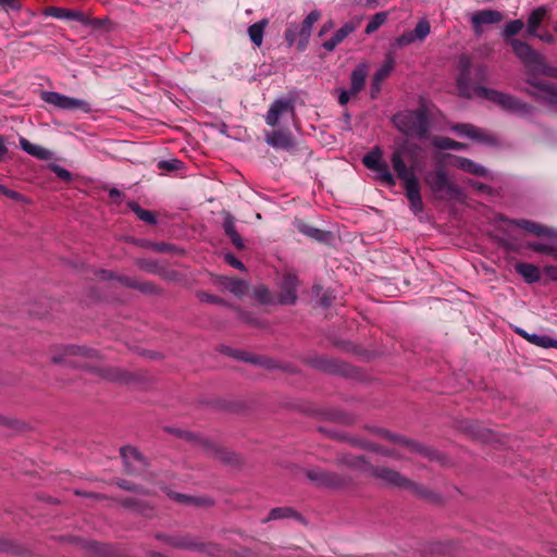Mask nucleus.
Masks as SVG:
<instances>
[{
    "mask_svg": "<svg viewBox=\"0 0 557 557\" xmlns=\"http://www.w3.org/2000/svg\"><path fill=\"white\" fill-rule=\"evenodd\" d=\"M42 14L59 20H74L84 25H88L90 23L89 18L83 12L60 7H48L42 11Z\"/></svg>",
    "mask_w": 557,
    "mask_h": 557,
    "instance_id": "nucleus-10",
    "label": "nucleus"
},
{
    "mask_svg": "<svg viewBox=\"0 0 557 557\" xmlns=\"http://www.w3.org/2000/svg\"><path fill=\"white\" fill-rule=\"evenodd\" d=\"M474 188H476L478 190L480 191H485V190H488V186L482 184V183H474L472 181L469 182Z\"/></svg>",
    "mask_w": 557,
    "mask_h": 557,
    "instance_id": "nucleus-49",
    "label": "nucleus"
},
{
    "mask_svg": "<svg viewBox=\"0 0 557 557\" xmlns=\"http://www.w3.org/2000/svg\"><path fill=\"white\" fill-rule=\"evenodd\" d=\"M503 17L504 16L499 11L481 10L474 12L470 17V21L475 34L480 35L482 33L483 25L497 24L503 20Z\"/></svg>",
    "mask_w": 557,
    "mask_h": 557,
    "instance_id": "nucleus-8",
    "label": "nucleus"
},
{
    "mask_svg": "<svg viewBox=\"0 0 557 557\" xmlns=\"http://www.w3.org/2000/svg\"><path fill=\"white\" fill-rule=\"evenodd\" d=\"M358 24L359 22H347L329 40H325L322 47L327 51H333L347 36L357 29Z\"/></svg>",
    "mask_w": 557,
    "mask_h": 557,
    "instance_id": "nucleus-14",
    "label": "nucleus"
},
{
    "mask_svg": "<svg viewBox=\"0 0 557 557\" xmlns=\"http://www.w3.org/2000/svg\"><path fill=\"white\" fill-rule=\"evenodd\" d=\"M298 280L296 275L294 274H286L283 277L282 281V287L284 289V293L280 297V302L283 305H290L294 304L296 300V286H297Z\"/></svg>",
    "mask_w": 557,
    "mask_h": 557,
    "instance_id": "nucleus-16",
    "label": "nucleus"
},
{
    "mask_svg": "<svg viewBox=\"0 0 557 557\" xmlns=\"http://www.w3.org/2000/svg\"><path fill=\"white\" fill-rule=\"evenodd\" d=\"M393 124L403 134L424 138L429 133L428 109L403 111L393 116Z\"/></svg>",
    "mask_w": 557,
    "mask_h": 557,
    "instance_id": "nucleus-4",
    "label": "nucleus"
},
{
    "mask_svg": "<svg viewBox=\"0 0 557 557\" xmlns=\"http://www.w3.org/2000/svg\"><path fill=\"white\" fill-rule=\"evenodd\" d=\"M223 226H224L225 233L230 236L232 243L236 247H242L243 246V242H242L240 235L236 232L235 223H234V221H233V219L231 216H227L224 220Z\"/></svg>",
    "mask_w": 557,
    "mask_h": 557,
    "instance_id": "nucleus-28",
    "label": "nucleus"
},
{
    "mask_svg": "<svg viewBox=\"0 0 557 557\" xmlns=\"http://www.w3.org/2000/svg\"><path fill=\"white\" fill-rule=\"evenodd\" d=\"M417 41V39L414 38V35L412 32H407V33H404L403 35H400L399 37L396 38L395 40V46L397 47H405V46H408L412 42Z\"/></svg>",
    "mask_w": 557,
    "mask_h": 557,
    "instance_id": "nucleus-37",
    "label": "nucleus"
},
{
    "mask_svg": "<svg viewBox=\"0 0 557 557\" xmlns=\"http://www.w3.org/2000/svg\"><path fill=\"white\" fill-rule=\"evenodd\" d=\"M92 356V352L90 350H87L82 347H66L64 349V355L61 358L53 357L54 362H64L69 366L73 367H79V368H86L88 367L87 363L74 360L76 357H86L90 358Z\"/></svg>",
    "mask_w": 557,
    "mask_h": 557,
    "instance_id": "nucleus-11",
    "label": "nucleus"
},
{
    "mask_svg": "<svg viewBox=\"0 0 557 557\" xmlns=\"http://www.w3.org/2000/svg\"><path fill=\"white\" fill-rule=\"evenodd\" d=\"M555 29H556V32H557V25H556V28H555Z\"/></svg>",
    "mask_w": 557,
    "mask_h": 557,
    "instance_id": "nucleus-57",
    "label": "nucleus"
},
{
    "mask_svg": "<svg viewBox=\"0 0 557 557\" xmlns=\"http://www.w3.org/2000/svg\"><path fill=\"white\" fill-rule=\"evenodd\" d=\"M7 152V147L3 143V139L0 137V158Z\"/></svg>",
    "mask_w": 557,
    "mask_h": 557,
    "instance_id": "nucleus-51",
    "label": "nucleus"
},
{
    "mask_svg": "<svg viewBox=\"0 0 557 557\" xmlns=\"http://www.w3.org/2000/svg\"><path fill=\"white\" fill-rule=\"evenodd\" d=\"M547 10L545 7L535 9L529 16L528 20V34L530 36H536L537 28L545 18Z\"/></svg>",
    "mask_w": 557,
    "mask_h": 557,
    "instance_id": "nucleus-24",
    "label": "nucleus"
},
{
    "mask_svg": "<svg viewBox=\"0 0 557 557\" xmlns=\"http://www.w3.org/2000/svg\"><path fill=\"white\" fill-rule=\"evenodd\" d=\"M354 95L351 92V89L348 91V90H342L341 94H339V97H338V101L342 106H345L349 99H350V96Z\"/></svg>",
    "mask_w": 557,
    "mask_h": 557,
    "instance_id": "nucleus-41",
    "label": "nucleus"
},
{
    "mask_svg": "<svg viewBox=\"0 0 557 557\" xmlns=\"http://www.w3.org/2000/svg\"><path fill=\"white\" fill-rule=\"evenodd\" d=\"M516 271L524 278L527 283H536L541 278L540 269L531 263H517Z\"/></svg>",
    "mask_w": 557,
    "mask_h": 557,
    "instance_id": "nucleus-19",
    "label": "nucleus"
},
{
    "mask_svg": "<svg viewBox=\"0 0 557 557\" xmlns=\"http://www.w3.org/2000/svg\"><path fill=\"white\" fill-rule=\"evenodd\" d=\"M258 294H259L258 297H259L260 300H262V301H267L268 300L267 297H265V295H268V290L267 289H261V290L258 292Z\"/></svg>",
    "mask_w": 557,
    "mask_h": 557,
    "instance_id": "nucleus-50",
    "label": "nucleus"
},
{
    "mask_svg": "<svg viewBox=\"0 0 557 557\" xmlns=\"http://www.w3.org/2000/svg\"><path fill=\"white\" fill-rule=\"evenodd\" d=\"M404 156V149H396L392 153L391 163L397 177L404 185L411 211L418 214L423 210V202L420 194L419 180L416 174L417 166L413 162L410 166H407Z\"/></svg>",
    "mask_w": 557,
    "mask_h": 557,
    "instance_id": "nucleus-3",
    "label": "nucleus"
},
{
    "mask_svg": "<svg viewBox=\"0 0 557 557\" xmlns=\"http://www.w3.org/2000/svg\"><path fill=\"white\" fill-rule=\"evenodd\" d=\"M57 173L63 180H70V177H71V173L67 170L62 169V168H58Z\"/></svg>",
    "mask_w": 557,
    "mask_h": 557,
    "instance_id": "nucleus-47",
    "label": "nucleus"
},
{
    "mask_svg": "<svg viewBox=\"0 0 557 557\" xmlns=\"http://www.w3.org/2000/svg\"><path fill=\"white\" fill-rule=\"evenodd\" d=\"M175 498L180 502H187L190 499V497L181 494H176Z\"/></svg>",
    "mask_w": 557,
    "mask_h": 557,
    "instance_id": "nucleus-52",
    "label": "nucleus"
},
{
    "mask_svg": "<svg viewBox=\"0 0 557 557\" xmlns=\"http://www.w3.org/2000/svg\"><path fill=\"white\" fill-rule=\"evenodd\" d=\"M528 247L535 252L548 255L557 259V245L555 244L530 243Z\"/></svg>",
    "mask_w": 557,
    "mask_h": 557,
    "instance_id": "nucleus-29",
    "label": "nucleus"
},
{
    "mask_svg": "<svg viewBox=\"0 0 557 557\" xmlns=\"http://www.w3.org/2000/svg\"><path fill=\"white\" fill-rule=\"evenodd\" d=\"M366 168L375 172L377 180L388 187L396 185V178L392 174L388 164L383 160V152L380 147H374L362 159Z\"/></svg>",
    "mask_w": 557,
    "mask_h": 557,
    "instance_id": "nucleus-5",
    "label": "nucleus"
},
{
    "mask_svg": "<svg viewBox=\"0 0 557 557\" xmlns=\"http://www.w3.org/2000/svg\"><path fill=\"white\" fill-rule=\"evenodd\" d=\"M306 234L313 238L321 239L322 232L317 228H309L308 231H306Z\"/></svg>",
    "mask_w": 557,
    "mask_h": 557,
    "instance_id": "nucleus-46",
    "label": "nucleus"
},
{
    "mask_svg": "<svg viewBox=\"0 0 557 557\" xmlns=\"http://www.w3.org/2000/svg\"><path fill=\"white\" fill-rule=\"evenodd\" d=\"M377 475L383 479L384 481L395 484V485H404L405 479L397 472L389 470V469H380L377 471Z\"/></svg>",
    "mask_w": 557,
    "mask_h": 557,
    "instance_id": "nucleus-31",
    "label": "nucleus"
},
{
    "mask_svg": "<svg viewBox=\"0 0 557 557\" xmlns=\"http://www.w3.org/2000/svg\"><path fill=\"white\" fill-rule=\"evenodd\" d=\"M474 188H476L478 190L480 191H485V190H488V186L482 184V183H474L472 181L469 182Z\"/></svg>",
    "mask_w": 557,
    "mask_h": 557,
    "instance_id": "nucleus-48",
    "label": "nucleus"
},
{
    "mask_svg": "<svg viewBox=\"0 0 557 557\" xmlns=\"http://www.w3.org/2000/svg\"><path fill=\"white\" fill-rule=\"evenodd\" d=\"M511 48L515 54L524 63L531 74L527 83L531 86L528 92L537 100L547 101L557 104V87L554 84H547L536 78L534 74H543L557 77V70L549 67L544 58L533 50L527 42L518 39H510Z\"/></svg>",
    "mask_w": 557,
    "mask_h": 557,
    "instance_id": "nucleus-2",
    "label": "nucleus"
},
{
    "mask_svg": "<svg viewBox=\"0 0 557 557\" xmlns=\"http://www.w3.org/2000/svg\"><path fill=\"white\" fill-rule=\"evenodd\" d=\"M395 65V59L392 53H388L385 58L384 63L382 66L375 72L373 76V89L375 92H377L381 88V84L386 79Z\"/></svg>",
    "mask_w": 557,
    "mask_h": 557,
    "instance_id": "nucleus-17",
    "label": "nucleus"
},
{
    "mask_svg": "<svg viewBox=\"0 0 557 557\" xmlns=\"http://www.w3.org/2000/svg\"><path fill=\"white\" fill-rule=\"evenodd\" d=\"M431 32L430 23L426 20H420L412 32L414 38L419 41L424 40Z\"/></svg>",
    "mask_w": 557,
    "mask_h": 557,
    "instance_id": "nucleus-34",
    "label": "nucleus"
},
{
    "mask_svg": "<svg viewBox=\"0 0 557 557\" xmlns=\"http://www.w3.org/2000/svg\"><path fill=\"white\" fill-rule=\"evenodd\" d=\"M367 74H368L367 64H360L352 71V73H351V92L352 94H357L363 88Z\"/></svg>",
    "mask_w": 557,
    "mask_h": 557,
    "instance_id": "nucleus-23",
    "label": "nucleus"
},
{
    "mask_svg": "<svg viewBox=\"0 0 557 557\" xmlns=\"http://www.w3.org/2000/svg\"><path fill=\"white\" fill-rule=\"evenodd\" d=\"M121 457L123 458L127 468L135 470L137 466H143L144 460L138 450L131 446L121 448Z\"/></svg>",
    "mask_w": 557,
    "mask_h": 557,
    "instance_id": "nucleus-21",
    "label": "nucleus"
},
{
    "mask_svg": "<svg viewBox=\"0 0 557 557\" xmlns=\"http://www.w3.org/2000/svg\"><path fill=\"white\" fill-rule=\"evenodd\" d=\"M543 271L549 280L557 282V267L547 265L544 267Z\"/></svg>",
    "mask_w": 557,
    "mask_h": 557,
    "instance_id": "nucleus-40",
    "label": "nucleus"
},
{
    "mask_svg": "<svg viewBox=\"0 0 557 557\" xmlns=\"http://www.w3.org/2000/svg\"><path fill=\"white\" fill-rule=\"evenodd\" d=\"M426 184L433 193L440 194L449 199H459L461 190L448 178L443 170L429 174L425 178Z\"/></svg>",
    "mask_w": 557,
    "mask_h": 557,
    "instance_id": "nucleus-6",
    "label": "nucleus"
},
{
    "mask_svg": "<svg viewBox=\"0 0 557 557\" xmlns=\"http://www.w3.org/2000/svg\"><path fill=\"white\" fill-rule=\"evenodd\" d=\"M458 66L460 74L457 79V87L462 97L470 98L476 96L484 98L512 113L525 114L530 111L528 104L522 103L515 97L480 86L479 83L486 78V70L484 67L479 66L473 70L474 82L471 83L470 75L472 74V69L468 57L462 55L459 59Z\"/></svg>",
    "mask_w": 557,
    "mask_h": 557,
    "instance_id": "nucleus-1",
    "label": "nucleus"
},
{
    "mask_svg": "<svg viewBox=\"0 0 557 557\" xmlns=\"http://www.w3.org/2000/svg\"><path fill=\"white\" fill-rule=\"evenodd\" d=\"M224 285L231 293L235 295H243L247 289L246 283L240 280L226 278Z\"/></svg>",
    "mask_w": 557,
    "mask_h": 557,
    "instance_id": "nucleus-33",
    "label": "nucleus"
},
{
    "mask_svg": "<svg viewBox=\"0 0 557 557\" xmlns=\"http://www.w3.org/2000/svg\"><path fill=\"white\" fill-rule=\"evenodd\" d=\"M20 146L25 152L39 160H49L51 158V152L48 149L42 146L32 144L24 137L20 138Z\"/></svg>",
    "mask_w": 557,
    "mask_h": 557,
    "instance_id": "nucleus-18",
    "label": "nucleus"
},
{
    "mask_svg": "<svg viewBox=\"0 0 557 557\" xmlns=\"http://www.w3.org/2000/svg\"><path fill=\"white\" fill-rule=\"evenodd\" d=\"M524 27V23L521 20H515L507 23L503 29V37L505 39H512L515 35L519 34Z\"/></svg>",
    "mask_w": 557,
    "mask_h": 557,
    "instance_id": "nucleus-32",
    "label": "nucleus"
},
{
    "mask_svg": "<svg viewBox=\"0 0 557 557\" xmlns=\"http://www.w3.org/2000/svg\"><path fill=\"white\" fill-rule=\"evenodd\" d=\"M453 164L456 168H458L465 172H468V173H471V174H474L478 176L485 177L487 175V171L482 165L476 164L467 158H456Z\"/></svg>",
    "mask_w": 557,
    "mask_h": 557,
    "instance_id": "nucleus-20",
    "label": "nucleus"
},
{
    "mask_svg": "<svg viewBox=\"0 0 557 557\" xmlns=\"http://www.w3.org/2000/svg\"><path fill=\"white\" fill-rule=\"evenodd\" d=\"M265 141L276 149L290 150L294 147L292 134L283 129L267 133Z\"/></svg>",
    "mask_w": 557,
    "mask_h": 557,
    "instance_id": "nucleus-12",
    "label": "nucleus"
},
{
    "mask_svg": "<svg viewBox=\"0 0 557 557\" xmlns=\"http://www.w3.org/2000/svg\"><path fill=\"white\" fill-rule=\"evenodd\" d=\"M287 112H294L293 101L289 99H276L265 114V123L269 126H276L281 116Z\"/></svg>",
    "mask_w": 557,
    "mask_h": 557,
    "instance_id": "nucleus-9",
    "label": "nucleus"
},
{
    "mask_svg": "<svg viewBox=\"0 0 557 557\" xmlns=\"http://www.w3.org/2000/svg\"><path fill=\"white\" fill-rule=\"evenodd\" d=\"M267 25H268V21L262 20L258 23L252 24L248 28L249 38L257 47H260L262 45L263 33H264V28L267 27Z\"/></svg>",
    "mask_w": 557,
    "mask_h": 557,
    "instance_id": "nucleus-26",
    "label": "nucleus"
},
{
    "mask_svg": "<svg viewBox=\"0 0 557 557\" xmlns=\"http://www.w3.org/2000/svg\"><path fill=\"white\" fill-rule=\"evenodd\" d=\"M387 21L386 12L375 13L366 26V34H372L376 32Z\"/></svg>",
    "mask_w": 557,
    "mask_h": 557,
    "instance_id": "nucleus-30",
    "label": "nucleus"
},
{
    "mask_svg": "<svg viewBox=\"0 0 557 557\" xmlns=\"http://www.w3.org/2000/svg\"><path fill=\"white\" fill-rule=\"evenodd\" d=\"M292 513L289 508H274L270 511L268 520L281 519Z\"/></svg>",
    "mask_w": 557,
    "mask_h": 557,
    "instance_id": "nucleus-38",
    "label": "nucleus"
},
{
    "mask_svg": "<svg viewBox=\"0 0 557 557\" xmlns=\"http://www.w3.org/2000/svg\"><path fill=\"white\" fill-rule=\"evenodd\" d=\"M182 165H183V162L177 159H171V160L159 162V169L165 170V171H177V170L182 169Z\"/></svg>",
    "mask_w": 557,
    "mask_h": 557,
    "instance_id": "nucleus-36",
    "label": "nucleus"
},
{
    "mask_svg": "<svg viewBox=\"0 0 557 557\" xmlns=\"http://www.w3.org/2000/svg\"><path fill=\"white\" fill-rule=\"evenodd\" d=\"M321 17V13L320 11L318 10H313L311 11L304 20L302 22V26L300 28V36L304 38V45L301 47V49L305 48L310 35H311V30H312V27L313 25L319 21V18Z\"/></svg>",
    "mask_w": 557,
    "mask_h": 557,
    "instance_id": "nucleus-22",
    "label": "nucleus"
},
{
    "mask_svg": "<svg viewBox=\"0 0 557 557\" xmlns=\"http://www.w3.org/2000/svg\"><path fill=\"white\" fill-rule=\"evenodd\" d=\"M158 250H160V251L164 250V245H159Z\"/></svg>",
    "mask_w": 557,
    "mask_h": 557,
    "instance_id": "nucleus-56",
    "label": "nucleus"
},
{
    "mask_svg": "<svg viewBox=\"0 0 557 557\" xmlns=\"http://www.w3.org/2000/svg\"><path fill=\"white\" fill-rule=\"evenodd\" d=\"M0 5L13 10H17L20 8V4L16 0H0Z\"/></svg>",
    "mask_w": 557,
    "mask_h": 557,
    "instance_id": "nucleus-42",
    "label": "nucleus"
},
{
    "mask_svg": "<svg viewBox=\"0 0 557 557\" xmlns=\"http://www.w3.org/2000/svg\"><path fill=\"white\" fill-rule=\"evenodd\" d=\"M539 39H541L542 41H545V42H552L553 41V35L549 34L548 32H545V33H542V34H539L536 32V36Z\"/></svg>",
    "mask_w": 557,
    "mask_h": 557,
    "instance_id": "nucleus-45",
    "label": "nucleus"
},
{
    "mask_svg": "<svg viewBox=\"0 0 557 557\" xmlns=\"http://www.w3.org/2000/svg\"><path fill=\"white\" fill-rule=\"evenodd\" d=\"M9 197L11 198H16V193L15 191H12V190H9Z\"/></svg>",
    "mask_w": 557,
    "mask_h": 557,
    "instance_id": "nucleus-54",
    "label": "nucleus"
},
{
    "mask_svg": "<svg viewBox=\"0 0 557 557\" xmlns=\"http://www.w3.org/2000/svg\"><path fill=\"white\" fill-rule=\"evenodd\" d=\"M432 144L434 147L442 149V150H448V149L460 150V149L466 148L465 144L458 143L448 137L435 136L432 138Z\"/></svg>",
    "mask_w": 557,
    "mask_h": 557,
    "instance_id": "nucleus-27",
    "label": "nucleus"
},
{
    "mask_svg": "<svg viewBox=\"0 0 557 557\" xmlns=\"http://www.w3.org/2000/svg\"><path fill=\"white\" fill-rule=\"evenodd\" d=\"M42 99L47 103L64 110H81L83 112H89L91 110L90 104L88 102L82 99L72 98L54 91L44 92Z\"/></svg>",
    "mask_w": 557,
    "mask_h": 557,
    "instance_id": "nucleus-7",
    "label": "nucleus"
},
{
    "mask_svg": "<svg viewBox=\"0 0 557 557\" xmlns=\"http://www.w3.org/2000/svg\"><path fill=\"white\" fill-rule=\"evenodd\" d=\"M450 129L459 136L468 137L476 141H487L488 135L472 124L457 123L451 125Z\"/></svg>",
    "mask_w": 557,
    "mask_h": 557,
    "instance_id": "nucleus-15",
    "label": "nucleus"
},
{
    "mask_svg": "<svg viewBox=\"0 0 557 557\" xmlns=\"http://www.w3.org/2000/svg\"><path fill=\"white\" fill-rule=\"evenodd\" d=\"M0 193L3 195H9V189L4 187L3 185H0Z\"/></svg>",
    "mask_w": 557,
    "mask_h": 557,
    "instance_id": "nucleus-53",
    "label": "nucleus"
},
{
    "mask_svg": "<svg viewBox=\"0 0 557 557\" xmlns=\"http://www.w3.org/2000/svg\"><path fill=\"white\" fill-rule=\"evenodd\" d=\"M285 38L289 46H293L296 40V33L292 28H288L285 33Z\"/></svg>",
    "mask_w": 557,
    "mask_h": 557,
    "instance_id": "nucleus-44",
    "label": "nucleus"
},
{
    "mask_svg": "<svg viewBox=\"0 0 557 557\" xmlns=\"http://www.w3.org/2000/svg\"><path fill=\"white\" fill-rule=\"evenodd\" d=\"M110 194H111V196H114V195H119V191H117V190H115V189H113V190H111V193H110Z\"/></svg>",
    "mask_w": 557,
    "mask_h": 557,
    "instance_id": "nucleus-55",
    "label": "nucleus"
},
{
    "mask_svg": "<svg viewBox=\"0 0 557 557\" xmlns=\"http://www.w3.org/2000/svg\"><path fill=\"white\" fill-rule=\"evenodd\" d=\"M333 27H334V23H333L332 21H327V22H325V23L322 25V27H321V29H320V32H319L318 36H319V37H323V36H324L327 32H330Z\"/></svg>",
    "mask_w": 557,
    "mask_h": 557,
    "instance_id": "nucleus-43",
    "label": "nucleus"
},
{
    "mask_svg": "<svg viewBox=\"0 0 557 557\" xmlns=\"http://www.w3.org/2000/svg\"><path fill=\"white\" fill-rule=\"evenodd\" d=\"M509 225L519 227L536 236L557 237V232L529 220H508Z\"/></svg>",
    "mask_w": 557,
    "mask_h": 557,
    "instance_id": "nucleus-13",
    "label": "nucleus"
},
{
    "mask_svg": "<svg viewBox=\"0 0 557 557\" xmlns=\"http://www.w3.org/2000/svg\"><path fill=\"white\" fill-rule=\"evenodd\" d=\"M225 260H226V262H227L230 265H232V267H234V268H236V269H238V270H245V265L243 264V262H240L239 260H237L234 256H232V255H226V256H225Z\"/></svg>",
    "mask_w": 557,
    "mask_h": 557,
    "instance_id": "nucleus-39",
    "label": "nucleus"
},
{
    "mask_svg": "<svg viewBox=\"0 0 557 557\" xmlns=\"http://www.w3.org/2000/svg\"><path fill=\"white\" fill-rule=\"evenodd\" d=\"M524 338H527L530 343L543 347V348H557V339H554L546 335H537V334H528L525 332H520Z\"/></svg>",
    "mask_w": 557,
    "mask_h": 557,
    "instance_id": "nucleus-25",
    "label": "nucleus"
},
{
    "mask_svg": "<svg viewBox=\"0 0 557 557\" xmlns=\"http://www.w3.org/2000/svg\"><path fill=\"white\" fill-rule=\"evenodd\" d=\"M132 210L137 214V216L145 222L148 223H154L156 219L151 211L141 209L138 205L132 203L131 205Z\"/></svg>",
    "mask_w": 557,
    "mask_h": 557,
    "instance_id": "nucleus-35",
    "label": "nucleus"
}]
</instances>
